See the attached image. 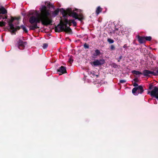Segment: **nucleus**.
<instances>
[{
	"label": "nucleus",
	"mask_w": 158,
	"mask_h": 158,
	"mask_svg": "<svg viewBox=\"0 0 158 158\" xmlns=\"http://www.w3.org/2000/svg\"><path fill=\"white\" fill-rule=\"evenodd\" d=\"M104 60H96L94 61L92 63L94 66L104 64ZM92 63H91L92 64Z\"/></svg>",
	"instance_id": "423d86ee"
},
{
	"label": "nucleus",
	"mask_w": 158,
	"mask_h": 158,
	"mask_svg": "<svg viewBox=\"0 0 158 158\" xmlns=\"http://www.w3.org/2000/svg\"><path fill=\"white\" fill-rule=\"evenodd\" d=\"M110 48L112 50H114V47L113 45H112L111 46Z\"/></svg>",
	"instance_id": "bb28decb"
},
{
	"label": "nucleus",
	"mask_w": 158,
	"mask_h": 158,
	"mask_svg": "<svg viewBox=\"0 0 158 158\" xmlns=\"http://www.w3.org/2000/svg\"><path fill=\"white\" fill-rule=\"evenodd\" d=\"M96 76L97 77H98V75H96Z\"/></svg>",
	"instance_id": "c9c22d12"
},
{
	"label": "nucleus",
	"mask_w": 158,
	"mask_h": 158,
	"mask_svg": "<svg viewBox=\"0 0 158 158\" xmlns=\"http://www.w3.org/2000/svg\"><path fill=\"white\" fill-rule=\"evenodd\" d=\"M136 37L140 44H141L145 42L144 36H140L139 35H137Z\"/></svg>",
	"instance_id": "1a4fd4ad"
},
{
	"label": "nucleus",
	"mask_w": 158,
	"mask_h": 158,
	"mask_svg": "<svg viewBox=\"0 0 158 158\" xmlns=\"http://www.w3.org/2000/svg\"><path fill=\"white\" fill-rule=\"evenodd\" d=\"M100 54V52L97 49L95 50V53L93 54V57H95L99 55Z\"/></svg>",
	"instance_id": "f8f14e48"
},
{
	"label": "nucleus",
	"mask_w": 158,
	"mask_h": 158,
	"mask_svg": "<svg viewBox=\"0 0 158 158\" xmlns=\"http://www.w3.org/2000/svg\"><path fill=\"white\" fill-rule=\"evenodd\" d=\"M145 41L146 40L150 41L152 40V37L151 36L144 37Z\"/></svg>",
	"instance_id": "a211bd4d"
},
{
	"label": "nucleus",
	"mask_w": 158,
	"mask_h": 158,
	"mask_svg": "<svg viewBox=\"0 0 158 158\" xmlns=\"http://www.w3.org/2000/svg\"><path fill=\"white\" fill-rule=\"evenodd\" d=\"M133 85L134 86H138V85L136 83H134L133 84Z\"/></svg>",
	"instance_id": "cd10ccee"
},
{
	"label": "nucleus",
	"mask_w": 158,
	"mask_h": 158,
	"mask_svg": "<svg viewBox=\"0 0 158 158\" xmlns=\"http://www.w3.org/2000/svg\"><path fill=\"white\" fill-rule=\"evenodd\" d=\"M102 11V8L98 6L96 9V14L98 15Z\"/></svg>",
	"instance_id": "4468645a"
},
{
	"label": "nucleus",
	"mask_w": 158,
	"mask_h": 158,
	"mask_svg": "<svg viewBox=\"0 0 158 158\" xmlns=\"http://www.w3.org/2000/svg\"><path fill=\"white\" fill-rule=\"evenodd\" d=\"M21 27L23 29V30L25 32H27V31L26 29V27H24L23 26H21Z\"/></svg>",
	"instance_id": "4be33fe9"
},
{
	"label": "nucleus",
	"mask_w": 158,
	"mask_h": 158,
	"mask_svg": "<svg viewBox=\"0 0 158 158\" xmlns=\"http://www.w3.org/2000/svg\"><path fill=\"white\" fill-rule=\"evenodd\" d=\"M64 20L62 19L60 22V23L55 27V31L57 32L64 31L66 32L71 33V30L69 27L67 26V24H68L70 26L72 23L73 20H70L69 21L67 19L65 18Z\"/></svg>",
	"instance_id": "f03ea898"
},
{
	"label": "nucleus",
	"mask_w": 158,
	"mask_h": 158,
	"mask_svg": "<svg viewBox=\"0 0 158 158\" xmlns=\"http://www.w3.org/2000/svg\"><path fill=\"white\" fill-rule=\"evenodd\" d=\"M126 82V81L125 80H121L120 81V82L121 83H124Z\"/></svg>",
	"instance_id": "a878e982"
},
{
	"label": "nucleus",
	"mask_w": 158,
	"mask_h": 158,
	"mask_svg": "<svg viewBox=\"0 0 158 158\" xmlns=\"http://www.w3.org/2000/svg\"><path fill=\"white\" fill-rule=\"evenodd\" d=\"M58 71L61 73V74H60V75L66 73V69L63 66H61L58 70Z\"/></svg>",
	"instance_id": "9b49d317"
},
{
	"label": "nucleus",
	"mask_w": 158,
	"mask_h": 158,
	"mask_svg": "<svg viewBox=\"0 0 158 158\" xmlns=\"http://www.w3.org/2000/svg\"><path fill=\"white\" fill-rule=\"evenodd\" d=\"M107 41L110 44L113 43L114 42L113 40L110 39H108Z\"/></svg>",
	"instance_id": "5701e85b"
},
{
	"label": "nucleus",
	"mask_w": 158,
	"mask_h": 158,
	"mask_svg": "<svg viewBox=\"0 0 158 158\" xmlns=\"http://www.w3.org/2000/svg\"><path fill=\"white\" fill-rule=\"evenodd\" d=\"M138 90L137 87L134 88L132 90V93L133 94L135 95V94L136 93V91Z\"/></svg>",
	"instance_id": "6ab92c4d"
},
{
	"label": "nucleus",
	"mask_w": 158,
	"mask_h": 158,
	"mask_svg": "<svg viewBox=\"0 0 158 158\" xmlns=\"http://www.w3.org/2000/svg\"><path fill=\"white\" fill-rule=\"evenodd\" d=\"M2 17V16L0 14V19H1V18Z\"/></svg>",
	"instance_id": "473e14b6"
},
{
	"label": "nucleus",
	"mask_w": 158,
	"mask_h": 158,
	"mask_svg": "<svg viewBox=\"0 0 158 158\" xmlns=\"http://www.w3.org/2000/svg\"><path fill=\"white\" fill-rule=\"evenodd\" d=\"M14 20V19L13 18H12L11 20L9 22L8 24L10 27V29L12 30V33H14L17 29H19L20 27H17V28H15L12 24V23Z\"/></svg>",
	"instance_id": "20e7f679"
},
{
	"label": "nucleus",
	"mask_w": 158,
	"mask_h": 158,
	"mask_svg": "<svg viewBox=\"0 0 158 158\" xmlns=\"http://www.w3.org/2000/svg\"><path fill=\"white\" fill-rule=\"evenodd\" d=\"M48 46V45L46 44H44L43 45V48H47Z\"/></svg>",
	"instance_id": "b1692460"
},
{
	"label": "nucleus",
	"mask_w": 158,
	"mask_h": 158,
	"mask_svg": "<svg viewBox=\"0 0 158 158\" xmlns=\"http://www.w3.org/2000/svg\"><path fill=\"white\" fill-rule=\"evenodd\" d=\"M137 79H134V81H137Z\"/></svg>",
	"instance_id": "2f4dec72"
},
{
	"label": "nucleus",
	"mask_w": 158,
	"mask_h": 158,
	"mask_svg": "<svg viewBox=\"0 0 158 158\" xmlns=\"http://www.w3.org/2000/svg\"><path fill=\"white\" fill-rule=\"evenodd\" d=\"M72 23H73L74 26H76L77 24L74 21V20H73L72 21Z\"/></svg>",
	"instance_id": "393cba45"
},
{
	"label": "nucleus",
	"mask_w": 158,
	"mask_h": 158,
	"mask_svg": "<svg viewBox=\"0 0 158 158\" xmlns=\"http://www.w3.org/2000/svg\"><path fill=\"white\" fill-rule=\"evenodd\" d=\"M59 12V10L57 9L51 13L49 10L47 9L45 6H43L41 10L40 13L36 11L35 16L31 17L29 21L31 23L41 22L43 25L47 26L51 24L52 22V18L56 16Z\"/></svg>",
	"instance_id": "f257e3e1"
},
{
	"label": "nucleus",
	"mask_w": 158,
	"mask_h": 158,
	"mask_svg": "<svg viewBox=\"0 0 158 158\" xmlns=\"http://www.w3.org/2000/svg\"><path fill=\"white\" fill-rule=\"evenodd\" d=\"M2 18L3 19H7V16H5V17H2Z\"/></svg>",
	"instance_id": "c756f323"
},
{
	"label": "nucleus",
	"mask_w": 158,
	"mask_h": 158,
	"mask_svg": "<svg viewBox=\"0 0 158 158\" xmlns=\"http://www.w3.org/2000/svg\"><path fill=\"white\" fill-rule=\"evenodd\" d=\"M132 73H133V74H135L136 75H139V74H142V73H141V72H139V71H135V70H134V71H132Z\"/></svg>",
	"instance_id": "dca6fc26"
},
{
	"label": "nucleus",
	"mask_w": 158,
	"mask_h": 158,
	"mask_svg": "<svg viewBox=\"0 0 158 158\" xmlns=\"http://www.w3.org/2000/svg\"><path fill=\"white\" fill-rule=\"evenodd\" d=\"M73 61V59L72 56H71L68 62L70 64H71Z\"/></svg>",
	"instance_id": "412c9836"
},
{
	"label": "nucleus",
	"mask_w": 158,
	"mask_h": 158,
	"mask_svg": "<svg viewBox=\"0 0 158 158\" xmlns=\"http://www.w3.org/2000/svg\"><path fill=\"white\" fill-rule=\"evenodd\" d=\"M143 73L144 76H147L149 74H152L155 76L157 75V74L156 73L147 70H144L143 72Z\"/></svg>",
	"instance_id": "6e6552de"
},
{
	"label": "nucleus",
	"mask_w": 158,
	"mask_h": 158,
	"mask_svg": "<svg viewBox=\"0 0 158 158\" xmlns=\"http://www.w3.org/2000/svg\"><path fill=\"white\" fill-rule=\"evenodd\" d=\"M157 74V75L158 74V69L157 71V73H156Z\"/></svg>",
	"instance_id": "72a5a7b5"
},
{
	"label": "nucleus",
	"mask_w": 158,
	"mask_h": 158,
	"mask_svg": "<svg viewBox=\"0 0 158 158\" xmlns=\"http://www.w3.org/2000/svg\"><path fill=\"white\" fill-rule=\"evenodd\" d=\"M84 19L83 16L82 14H80L78 15V18L77 19H78L79 20L81 21L82 20Z\"/></svg>",
	"instance_id": "f3484780"
},
{
	"label": "nucleus",
	"mask_w": 158,
	"mask_h": 158,
	"mask_svg": "<svg viewBox=\"0 0 158 158\" xmlns=\"http://www.w3.org/2000/svg\"><path fill=\"white\" fill-rule=\"evenodd\" d=\"M127 47V45L126 44H125L124 45V46H123V47L124 48H126Z\"/></svg>",
	"instance_id": "7c9ffc66"
},
{
	"label": "nucleus",
	"mask_w": 158,
	"mask_h": 158,
	"mask_svg": "<svg viewBox=\"0 0 158 158\" xmlns=\"http://www.w3.org/2000/svg\"><path fill=\"white\" fill-rule=\"evenodd\" d=\"M6 22H0V27H2L3 26H5L6 25Z\"/></svg>",
	"instance_id": "aec40b11"
},
{
	"label": "nucleus",
	"mask_w": 158,
	"mask_h": 158,
	"mask_svg": "<svg viewBox=\"0 0 158 158\" xmlns=\"http://www.w3.org/2000/svg\"><path fill=\"white\" fill-rule=\"evenodd\" d=\"M115 30H118V29H116Z\"/></svg>",
	"instance_id": "f704fd0d"
},
{
	"label": "nucleus",
	"mask_w": 158,
	"mask_h": 158,
	"mask_svg": "<svg viewBox=\"0 0 158 158\" xmlns=\"http://www.w3.org/2000/svg\"><path fill=\"white\" fill-rule=\"evenodd\" d=\"M26 43V42H23L21 40H19L18 42V47L20 49H23Z\"/></svg>",
	"instance_id": "0eeeda50"
},
{
	"label": "nucleus",
	"mask_w": 158,
	"mask_h": 158,
	"mask_svg": "<svg viewBox=\"0 0 158 158\" xmlns=\"http://www.w3.org/2000/svg\"><path fill=\"white\" fill-rule=\"evenodd\" d=\"M138 91L140 93H142L143 91V90L142 87L141 86H139L137 87Z\"/></svg>",
	"instance_id": "2eb2a0df"
},
{
	"label": "nucleus",
	"mask_w": 158,
	"mask_h": 158,
	"mask_svg": "<svg viewBox=\"0 0 158 158\" xmlns=\"http://www.w3.org/2000/svg\"><path fill=\"white\" fill-rule=\"evenodd\" d=\"M30 23L31 24H33L34 23H35V24L33 25H32L30 26V29L31 30H34L35 29L37 28H39V27H38L37 26V23H39L38 22H35L34 23H31L30 22Z\"/></svg>",
	"instance_id": "9d476101"
},
{
	"label": "nucleus",
	"mask_w": 158,
	"mask_h": 158,
	"mask_svg": "<svg viewBox=\"0 0 158 158\" xmlns=\"http://www.w3.org/2000/svg\"><path fill=\"white\" fill-rule=\"evenodd\" d=\"M61 12L64 17L68 15L69 16H72L76 19L78 18V15L76 12L72 11L70 9H68L66 10H62Z\"/></svg>",
	"instance_id": "7ed1b4c3"
},
{
	"label": "nucleus",
	"mask_w": 158,
	"mask_h": 158,
	"mask_svg": "<svg viewBox=\"0 0 158 158\" xmlns=\"http://www.w3.org/2000/svg\"><path fill=\"white\" fill-rule=\"evenodd\" d=\"M150 94L152 96H154L156 98H158V88L154 87L153 89L151 91Z\"/></svg>",
	"instance_id": "39448f33"
},
{
	"label": "nucleus",
	"mask_w": 158,
	"mask_h": 158,
	"mask_svg": "<svg viewBox=\"0 0 158 158\" xmlns=\"http://www.w3.org/2000/svg\"><path fill=\"white\" fill-rule=\"evenodd\" d=\"M0 13L2 14H5L7 13V11L4 8L2 7L0 8Z\"/></svg>",
	"instance_id": "ddd939ff"
},
{
	"label": "nucleus",
	"mask_w": 158,
	"mask_h": 158,
	"mask_svg": "<svg viewBox=\"0 0 158 158\" xmlns=\"http://www.w3.org/2000/svg\"><path fill=\"white\" fill-rule=\"evenodd\" d=\"M84 46L85 48H89L88 46L86 44H85Z\"/></svg>",
	"instance_id": "c85d7f7f"
}]
</instances>
